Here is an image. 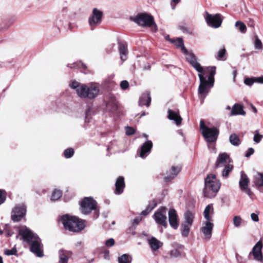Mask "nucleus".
I'll use <instances>...</instances> for the list:
<instances>
[{
    "instance_id": "1",
    "label": "nucleus",
    "mask_w": 263,
    "mask_h": 263,
    "mask_svg": "<svg viewBox=\"0 0 263 263\" xmlns=\"http://www.w3.org/2000/svg\"><path fill=\"white\" fill-rule=\"evenodd\" d=\"M69 87L82 99L92 100L99 96L100 91V85L97 83L83 84L73 81L69 84Z\"/></svg>"
},
{
    "instance_id": "2",
    "label": "nucleus",
    "mask_w": 263,
    "mask_h": 263,
    "mask_svg": "<svg viewBox=\"0 0 263 263\" xmlns=\"http://www.w3.org/2000/svg\"><path fill=\"white\" fill-rule=\"evenodd\" d=\"M19 234L23 240L30 246V251L32 253L37 257L43 256V245L41 239L37 235L34 234L26 226L20 228Z\"/></svg>"
},
{
    "instance_id": "3",
    "label": "nucleus",
    "mask_w": 263,
    "mask_h": 263,
    "mask_svg": "<svg viewBox=\"0 0 263 263\" xmlns=\"http://www.w3.org/2000/svg\"><path fill=\"white\" fill-rule=\"evenodd\" d=\"M216 73V67L214 66V73L212 76V80H210L211 72L204 71L198 73V77L200 80V84L198 87V93L201 98L202 102L208 94L210 89L212 88L214 83V76Z\"/></svg>"
},
{
    "instance_id": "4",
    "label": "nucleus",
    "mask_w": 263,
    "mask_h": 263,
    "mask_svg": "<svg viewBox=\"0 0 263 263\" xmlns=\"http://www.w3.org/2000/svg\"><path fill=\"white\" fill-rule=\"evenodd\" d=\"M60 221L65 229L71 232H79L83 230L85 227L84 221L68 215L63 216L60 219Z\"/></svg>"
},
{
    "instance_id": "5",
    "label": "nucleus",
    "mask_w": 263,
    "mask_h": 263,
    "mask_svg": "<svg viewBox=\"0 0 263 263\" xmlns=\"http://www.w3.org/2000/svg\"><path fill=\"white\" fill-rule=\"evenodd\" d=\"M220 187V183L213 174L208 175L205 179L203 194L205 197L212 198L215 196Z\"/></svg>"
},
{
    "instance_id": "6",
    "label": "nucleus",
    "mask_w": 263,
    "mask_h": 263,
    "mask_svg": "<svg viewBox=\"0 0 263 263\" xmlns=\"http://www.w3.org/2000/svg\"><path fill=\"white\" fill-rule=\"evenodd\" d=\"M130 20L140 26L149 27L153 32H156L158 30L153 17L147 13L139 14L136 16L131 17Z\"/></svg>"
},
{
    "instance_id": "7",
    "label": "nucleus",
    "mask_w": 263,
    "mask_h": 263,
    "mask_svg": "<svg viewBox=\"0 0 263 263\" xmlns=\"http://www.w3.org/2000/svg\"><path fill=\"white\" fill-rule=\"evenodd\" d=\"M183 53L185 55L186 60L198 71V73L204 71H210L211 72V76L209 79L213 80L212 76L214 73V66L203 67L197 62L195 55L192 52H189L186 50V52H183Z\"/></svg>"
},
{
    "instance_id": "8",
    "label": "nucleus",
    "mask_w": 263,
    "mask_h": 263,
    "mask_svg": "<svg viewBox=\"0 0 263 263\" xmlns=\"http://www.w3.org/2000/svg\"><path fill=\"white\" fill-rule=\"evenodd\" d=\"M81 211L84 214H88L95 210V218L99 215V212L97 209V202L91 197H85L80 203Z\"/></svg>"
},
{
    "instance_id": "9",
    "label": "nucleus",
    "mask_w": 263,
    "mask_h": 263,
    "mask_svg": "<svg viewBox=\"0 0 263 263\" xmlns=\"http://www.w3.org/2000/svg\"><path fill=\"white\" fill-rule=\"evenodd\" d=\"M200 128L205 141L208 142L215 141L219 134V130L216 127L209 128L204 124L203 121L200 122Z\"/></svg>"
},
{
    "instance_id": "10",
    "label": "nucleus",
    "mask_w": 263,
    "mask_h": 263,
    "mask_svg": "<svg viewBox=\"0 0 263 263\" xmlns=\"http://www.w3.org/2000/svg\"><path fill=\"white\" fill-rule=\"evenodd\" d=\"M204 18L208 25L214 28L219 27L222 22V18L220 14L212 15L206 12Z\"/></svg>"
},
{
    "instance_id": "11",
    "label": "nucleus",
    "mask_w": 263,
    "mask_h": 263,
    "mask_svg": "<svg viewBox=\"0 0 263 263\" xmlns=\"http://www.w3.org/2000/svg\"><path fill=\"white\" fill-rule=\"evenodd\" d=\"M26 207L23 204H16L11 212V219L14 222L20 221L26 215Z\"/></svg>"
},
{
    "instance_id": "12",
    "label": "nucleus",
    "mask_w": 263,
    "mask_h": 263,
    "mask_svg": "<svg viewBox=\"0 0 263 263\" xmlns=\"http://www.w3.org/2000/svg\"><path fill=\"white\" fill-rule=\"evenodd\" d=\"M166 213V209L162 207L158 209L153 215L156 222L158 224L162 225L165 228H166L167 226Z\"/></svg>"
},
{
    "instance_id": "13",
    "label": "nucleus",
    "mask_w": 263,
    "mask_h": 263,
    "mask_svg": "<svg viewBox=\"0 0 263 263\" xmlns=\"http://www.w3.org/2000/svg\"><path fill=\"white\" fill-rule=\"evenodd\" d=\"M102 16L103 13L101 10L97 8L93 9L92 14L89 18V24L91 28H93L101 23Z\"/></svg>"
},
{
    "instance_id": "14",
    "label": "nucleus",
    "mask_w": 263,
    "mask_h": 263,
    "mask_svg": "<svg viewBox=\"0 0 263 263\" xmlns=\"http://www.w3.org/2000/svg\"><path fill=\"white\" fill-rule=\"evenodd\" d=\"M263 243L261 240H259L253 247L250 254L253 256L254 259L257 261H263V254L262 253V249Z\"/></svg>"
},
{
    "instance_id": "15",
    "label": "nucleus",
    "mask_w": 263,
    "mask_h": 263,
    "mask_svg": "<svg viewBox=\"0 0 263 263\" xmlns=\"http://www.w3.org/2000/svg\"><path fill=\"white\" fill-rule=\"evenodd\" d=\"M250 180L247 175L243 172L241 173V177L239 180V186L241 191L247 193L249 196H251L252 192L249 187Z\"/></svg>"
},
{
    "instance_id": "16",
    "label": "nucleus",
    "mask_w": 263,
    "mask_h": 263,
    "mask_svg": "<svg viewBox=\"0 0 263 263\" xmlns=\"http://www.w3.org/2000/svg\"><path fill=\"white\" fill-rule=\"evenodd\" d=\"M213 227L212 221H206L203 223L200 231L203 234L204 239L209 240L211 238Z\"/></svg>"
},
{
    "instance_id": "17",
    "label": "nucleus",
    "mask_w": 263,
    "mask_h": 263,
    "mask_svg": "<svg viewBox=\"0 0 263 263\" xmlns=\"http://www.w3.org/2000/svg\"><path fill=\"white\" fill-rule=\"evenodd\" d=\"M168 215L170 226L174 229H177L178 228L179 222L176 211L173 209H170L168 211Z\"/></svg>"
},
{
    "instance_id": "18",
    "label": "nucleus",
    "mask_w": 263,
    "mask_h": 263,
    "mask_svg": "<svg viewBox=\"0 0 263 263\" xmlns=\"http://www.w3.org/2000/svg\"><path fill=\"white\" fill-rule=\"evenodd\" d=\"M230 158L227 154L221 153L217 157L216 165L217 167H221L230 164Z\"/></svg>"
},
{
    "instance_id": "19",
    "label": "nucleus",
    "mask_w": 263,
    "mask_h": 263,
    "mask_svg": "<svg viewBox=\"0 0 263 263\" xmlns=\"http://www.w3.org/2000/svg\"><path fill=\"white\" fill-rule=\"evenodd\" d=\"M153 147V143L151 140H147L144 143L140 148V157L144 158L150 153Z\"/></svg>"
},
{
    "instance_id": "20",
    "label": "nucleus",
    "mask_w": 263,
    "mask_h": 263,
    "mask_svg": "<svg viewBox=\"0 0 263 263\" xmlns=\"http://www.w3.org/2000/svg\"><path fill=\"white\" fill-rule=\"evenodd\" d=\"M167 118L170 120L174 121L177 126L181 124L182 120L178 111H174L171 109L168 110Z\"/></svg>"
},
{
    "instance_id": "21",
    "label": "nucleus",
    "mask_w": 263,
    "mask_h": 263,
    "mask_svg": "<svg viewBox=\"0 0 263 263\" xmlns=\"http://www.w3.org/2000/svg\"><path fill=\"white\" fill-rule=\"evenodd\" d=\"M179 167L172 166L171 168L166 172L164 179L165 181H169L175 178L180 172Z\"/></svg>"
},
{
    "instance_id": "22",
    "label": "nucleus",
    "mask_w": 263,
    "mask_h": 263,
    "mask_svg": "<svg viewBox=\"0 0 263 263\" xmlns=\"http://www.w3.org/2000/svg\"><path fill=\"white\" fill-rule=\"evenodd\" d=\"M115 185V193L118 195L122 193L125 187L124 178L122 176L119 177L116 181Z\"/></svg>"
},
{
    "instance_id": "23",
    "label": "nucleus",
    "mask_w": 263,
    "mask_h": 263,
    "mask_svg": "<svg viewBox=\"0 0 263 263\" xmlns=\"http://www.w3.org/2000/svg\"><path fill=\"white\" fill-rule=\"evenodd\" d=\"M148 245L153 251H157L162 246V243L154 237L147 239Z\"/></svg>"
},
{
    "instance_id": "24",
    "label": "nucleus",
    "mask_w": 263,
    "mask_h": 263,
    "mask_svg": "<svg viewBox=\"0 0 263 263\" xmlns=\"http://www.w3.org/2000/svg\"><path fill=\"white\" fill-rule=\"evenodd\" d=\"M238 115L245 116L246 112L243 110V107L241 105L236 103L233 106L230 116H233Z\"/></svg>"
},
{
    "instance_id": "25",
    "label": "nucleus",
    "mask_w": 263,
    "mask_h": 263,
    "mask_svg": "<svg viewBox=\"0 0 263 263\" xmlns=\"http://www.w3.org/2000/svg\"><path fill=\"white\" fill-rule=\"evenodd\" d=\"M151 98L150 94L148 92L143 93L140 97L139 100V104L140 106L146 105L148 106L151 103Z\"/></svg>"
},
{
    "instance_id": "26",
    "label": "nucleus",
    "mask_w": 263,
    "mask_h": 263,
    "mask_svg": "<svg viewBox=\"0 0 263 263\" xmlns=\"http://www.w3.org/2000/svg\"><path fill=\"white\" fill-rule=\"evenodd\" d=\"M106 108L109 111L114 112L118 109L117 101L114 97L110 98L106 103Z\"/></svg>"
},
{
    "instance_id": "27",
    "label": "nucleus",
    "mask_w": 263,
    "mask_h": 263,
    "mask_svg": "<svg viewBox=\"0 0 263 263\" xmlns=\"http://www.w3.org/2000/svg\"><path fill=\"white\" fill-rule=\"evenodd\" d=\"M71 253L69 251L60 250L59 251V263H68L69 257Z\"/></svg>"
},
{
    "instance_id": "28",
    "label": "nucleus",
    "mask_w": 263,
    "mask_h": 263,
    "mask_svg": "<svg viewBox=\"0 0 263 263\" xmlns=\"http://www.w3.org/2000/svg\"><path fill=\"white\" fill-rule=\"evenodd\" d=\"M214 213V209L212 204L208 205L204 211L203 215L206 221H212V215Z\"/></svg>"
},
{
    "instance_id": "29",
    "label": "nucleus",
    "mask_w": 263,
    "mask_h": 263,
    "mask_svg": "<svg viewBox=\"0 0 263 263\" xmlns=\"http://www.w3.org/2000/svg\"><path fill=\"white\" fill-rule=\"evenodd\" d=\"M119 52L120 54V59L124 61L126 59L127 54V49L126 46L121 43L119 45Z\"/></svg>"
},
{
    "instance_id": "30",
    "label": "nucleus",
    "mask_w": 263,
    "mask_h": 263,
    "mask_svg": "<svg viewBox=\"0 0 263 263\" xmlns=\"http://www.w3.org/2000/svg\"><path fill=\"white\" fill-rule=\"evenodd\" d=\"M253 182L256 186H263V174L257 173L254 176Z\"/></svg>"
},
{
    "instance_id": "31",
    "label": "nucleus",
    "mask_w": 263,
    "mask_h": 263,
    "mask_svg": "<svg viewBox=\"0 0 263 263\" xmlns=\"http://www.w3.org/2000/svg\"><path fill=\"white\" fill-rule=\"evenodd\" d=\"M184 221L182 223H186L189 224V226H192L194 219V214L191 212L188 211L184 213Z\"/></svg>"
},
{
    "instance_id": "32",
    "label": "nucleus",
    "mask_w": 263,
    "mask_h": 263,
    "mask_svg": "<svg viewBox=\"0 0 263 263\" xmlns=\"http://www.w3.org/2000/svg\"><path fill=\"white\" fill-rule=\"evenodd\" d=\"M191 226L186 223H181L180 231L183 237H186L189 236Z\"/></svg>"
},
{
    "instance_id": "33",
    "label": "nucleus",
    "mask_w": 263,
    "mask_h": 263,
    "mask_svg": "<svg viewBox=\"0 0 263 263\" xmlns=\"http://www.w3.org/2000/svg\"><path fill=\"white\" fill-rule=\"evenodd\" d=\"M171 43L174 44L177 47L180 48L183 52H186V49L184 46L183 42L181 38L173 40V41H171Z\"/></svg>"
},
{
    "instance_id": "34",
    "label": "nucleus",
    "mask_w": 263,
    "mask_h": 263,
    "mask_svg": "<svg viewBox=\"0 0 263 263\" xmlns=\"http://www.w3.org/2000/svg\"><path fill=\"white\" fill-rule=\"evenodd\" d=\"M229 141L231 144L234 146H238L240 144V140L235 134H232L230 136Z\"/></svg>"
},
{
    "instance_id": "35",
    "label": "nucleus",
    "mask_w": 263,
    "mask_h": 263,
    "mask_svg": "<svg viewBox=\"0 0 263 263\" xmlns=\"http://www.w3.org/2000/svg\"><path fill=\"white\" fill-rule=\"evenodd\" d=\"M132 257L128 254H125L119 257V263H130L132 261Z\"/></svg>"
},
{
    "instance_id": "36",
    "label": "nucleus",
    "mask_w": 263,
    "mask_h": 263,
    "mask_svg": "<svg viewBox=\"0 0 263 263\" xmlns=\"http://www.w3.org/2000/svg\"><path fill=\"white\" fill-rule=\"evenodd\" d=\"M224 169L222 172V176L223 177H227L229 173L232 171L233 168L232 164H228V165L224 166Z\"/></svg>"
},
{
    "instance_id": "37",
    "label": "nucleus",
    "mask_w": 263,
    "mask_h": 263,
    "mask_svg": "<svg viewBox=\"0 0 263 263\" xmlns=\"http://www.w3.org/2000/svg\"><path fill=\"white\" fill-rule=\"evenodd\" d=\"M235 26L236 27L238 28L240 32H241L242 33H246L247 30V27L242 22L237 21L235 23Z\"/></svg>"
},
{
    "instance_id": "38",
    "label": "nucleus",
    "mask_w": 263,
    "mask_h": 263,
    "mask_svg": "<svg viewBox=\"0 0 263 263\" xmlns=\"http://www.w3.org/2000/svg\"><path fill=\"white\" fill-rule=\"evenodd\" d=\"M62 195V193L60 190H55L53 192L51 199L53 201H55L60 199Z\"/></svg>"
},
{
    "instance_id": "39",
    "label": "nucleus",
    "mask_w": 263,
    "mask_h": 263,
    "mask_svg": "<svg viewBox=\"0 0 263 263\" xmlns=\"http://www.w3.org/2000/svg\"><path fill=\"white\" fill-rule=\"evenodd\" d=\"M242 218L239 216H235L233 219V224L235 227L238 228L240 226L242 223Z\"/></svg>"
},
{
    "instance_id": "40",
    "label": "nucleus",
    "mask_w": 263,
    "mask_h": 263,
    "mask_svg": "<svg viewBox=\"0 0 263 263\" xmlns=\"http://www.w3.org/2000/svg\"><path fill=\"white\" fill-rule=\"evenodd\" d=\"M262 138L263 135L259 134L258 130H256L255 132V135L253 137V141L255 143H258L261 140Z\"/></svg>"
},
{
    "instance_id": "41",
    "label": "nucleus",
    "mask_w": 263,
    "mask_h": 263,
    "mask_svg": "<svg viewBox=\"0 0 263 263\" xmlns=\"http://www.w3.org/2000/svg\"><path fill=\"white\" fill-rule=\"evenodd\" d=\"M74 154V150L72 148H69L65 150L64 155L65 158H71Z\"/></svg>"
},
{
    "instance_id": "42",
    "label": "nucleus",
    "mask_w": 263,
    "mask_h": 263,
    "mask_svg": "<svg viewBox=\"0 0 263 263\" xmlns=\"http://www.w3.org/2000/svg\"><path fill=\"white\" fill-rule=\"evenodd\" d=\"M254 47L256 49L261 50L262 49V43L257 36L255 37Z\"/></svg>"
},
{
    "instance_id": "43",
    "label": "nucleus",
    "mask_w": 263,
    "mask_h": 263,
    "mask_svg": "<svg viewBox=\"0 0 263 263\" xmlns=\"http://www.w3.org/2000/svg\"><path fill=\"white\" fill-rule=\"evenodd\" d=\"M5 254L8 256L12 255H16L17 254V250L15 247L12 248L11 249H6L5 250Z\"/></svg>"
},
{
    "instance_id": "44",
    "label": "nucleus",
    "mask_w": 263,
    "mask_h": 263,
    "mask_svg": "<svg viewBox=\"0 0 263 263\" xmlns=\"http://www.w3.org/2000/svg\"><path fill=\"white\" fill-rule=\"evenodd\" d=\"M155 204L153 205H148L146 208V209L141 212V215L144 216H146L155 208Z\"/></svg>"
},
{
    "instance_id": "45",
    "label": "nucleus",
    "mask_w": 263,
    "mask_h": 263,
    "mask_svg": "<svg viewBox=\"0 0 263 263\" xmlns=\"http://www.w3.org/2000/svg\"><path fill=\"white\" fill-rule=\"evenodd\" d=\"M254 82H255V78H247L244 80V83L246 85H248L249 86H252Z\"/></svg>"
},
{
    "instance_id": "46",
    "label": "nucleus",
    "mask_w": 263,
    "mask_h": 263,
    "mask_svg": "<svg viewBox=\"0 0 263 263\" xmlns=\"http://www.w3.org/2000/svg\"><path fill=\"white\" fill-rule=\"evenodd\" d=\"M226 49L224 48H223L217 52V59L219 60H222L226 54Z\"/></svg>"
},
{
    "instance_id": "47",
    "label": "nucleus",
    "mask_w": 263,
    "mask_h": 263,
    "mask_svg": "<svg viewBox=\"0 0 263 263\" xmlns=\"http://www.w3.org/2000/svg\"><path fill=\"white\" fill-rule=\"evenodd\" d=\"M6 198L5 192L0 190V205L5 202Z\"/></svg>"
},
{
    "instance_id": "48",
    "label": "nucleus",
    "mask_w": 263,
    "mask_h": 263,
    "mask_svg": "<svg viewBox=\"0 0 263 263\" xmlns=\"http://www.w3.org/2000/svg\"><path fill=\"white\" fill-rule=\"evenodd\" d=\"M120 87L123 90L127 89L129 87V83L128 81L126 80H123L121 81V82L120 83Z\"/></svg>"
},
{
    "instance_id": "49",
    "label": "nucleus",
    "mask_w": 263,
    "mask_h": 263,
    "mask_svg": "<svg viewBox=\"0 0 263 263\" xmlns=\"http://www.w3.org/2000/svg\"><path fill=\"white\" fill-rule=\"evenodd\" d=\"M115 240L113 238H109L105 241V245L107 247H110L114 245Z\"/></svg>"
},
{
    "instance_id": "50",
    "label": "nucleus",
    "mask_w": 263,
    "mask_h": 263,
    "mask_svg": "<svg viewBox=\"0 0 263 263\" xmlns=\"http://www.w3.org/2000/svg\"><path fill=\"white\" fill-rule=\"evenodd\" d=\"M171 255L172 257H177L180 255V252L177 249H174L171 251Z\"/></svg>"
},
{
    "instance_id": "51",
    "label": "nucleus",
    "mask_w": 263,
    "mask_h": 263,
    "mask_svg": "<svg viewBox=\"0 0 263 263\" xmlns=\"http://www.w3.org/2000/svg\"><path fill=\"white\" fill-rule=\"evenodd\" d=\"M135 133V130L133 128L130 127H127L126 128V134L127 135H132Z\"/></svg>"
},
{
    "instance_id": "52",
    "label": "nucleus",
    "mask_w": 263,
    "mask_h": 263,
    "mask_svg": "<svg viewBox=\"0 0 263 263\" xmlns=\"http://www.w3.org/2000/svg\"><path fill=\"white\" fill-rule=\"evenodd\" d=\"M251 218L252 220L255 222H257L259 220L258 214L254 213L251 214Z\"/></svg>"
},
{
    "instance_id": "53",
    "label": "nucleus",
    "mask_w": 263,
    "mask_h": 263,
    "mask_svg": "<svg viewBox=\"0 0 263 263\" xmlns=\"http://www.w3.org/2000/svg\"><path fill=\"white\" fill-rule=\"evenodd\" d=\"M141 220H142L141 217H136L135 219H134V220L133 221V223H132L133 226H135L138 225Z\"/></svg>"
},
{
    "instance_id": "54",
    "label": "nucleus",
    "mask_w": 263,
    "mask_h": 263,
    "mask_svg": "<svg viewBox=\"0 0 263 263\" xmlns=\"http://www.w3.org/2000/svg\"><path fill=\"white\" fill-rule=\"evenodd\" d=\"M254 152V149L253 148H249L247 153L245 154V156L246 157H249L251 155H252Z\"/></svg>"
},
{
    "instance_id": "55",
    "label": "nucleus",
    "mask_w": 263,
    "mask_h": 263,
    "mask_svg": "<svg viewBox=\"0 0 263 263\" xmlns=\"http://www.w3.org/2000/svg\"><path fill=\"white\" fill-rule=\"evenodd\" d=\"M255 82L263 83V77L255 78Z\"/></svg>"
},
{
    "instance_id": "56",
    "label": "nucleus",
    "mask_w": 263,
    "mask_h": 263,
    "mask_svg": "<svg viewBox=\"0 0 263 263\" xmlns=\"http://www.w3.org/2000/svg\"><path fill=\"white\" fill-rule=\"evenodd\" d=\"M180 2V0H172V3L174 4V6L173 7V9L174 8L176 4Z\"/></svg>"
},
{
    "instance_id": "57",
    "label": "nucleus",
    "mask_w": 263,
    "mask_h": 263,
    "mask_svg": "<svg viewBox=\"0 0 263 263\" xmlns=\"http://www.w3.org/2000/svg\"><path fill=\"white\" fill-rule=\"evenodd\" d=\"M236 74H237L236 70H234V72H233V80H234V81H235V78H236Z\"/></svg>"
},
{
    "instance_id": "58",
    "label": "nucleus",
    "mask_w": 263,
    "mask_h": 263,
    "mask_svg": "<svg viewBox=\"0 0 263 263\" xmlns=\"http://www.w3.org/2000/svg\"><path fill=\"white\" fill-rule=\"evenodd\" d=\"M165 39H166V40H167V41H170V42H171V41H173V40H171V39H170V36H169V35H166V36H165Z\"/></svg>"
},
{
    "instance_id": "59",
    "label": "nucleus",
    "mask_w": 263,
    "mask_h": 263,
    "mask_svg": "<svg viewBox=\"0 0 263 263\" xmlns=\"http://www.w3.org/2000/svg\"><path fill=\"white\" fill-rule=\"evenodd\" d=\"M253 111L254 112H257V109H256V108L254 106H253Z\"/></svg>"
},
{
    "instance_id": "60",
    "label": "nucleus",
    "mask_w": 263,
    "mask_h": 263,
    "mask_svg": "<svg viewBox=\"0 0 263 263\" xmlns=\"http://www.w3.org/2000/svg\"><path fill=\"white\" fill-rule=\"evenodd\" d=\"M0 263H3V258L0 256Z\"/></svg>"
},
{
    "instance_id": "61",
    "label": "nucleus",
    "mask_w": 263,
    "mask_h": 263,
    "mask_svg": "<svg viewBox=\"0 0 263 263\" xmlns=\"http://www.w3.org/2000/svg\"><path fill=\"white\" fill-rule=\"evenodd\" d=\"M231 109V108L230 106H227L226 107V109H227V110H230Z\"/></svg>"
},
{
    "instance_id": "62",
    "label": "nucleus",
    "mask_w": 263,
    "mask_h": 263,
    "mask_svg": "<svg viewBox=\"0 0 263 263\" xmlns=\"http://www.w3.org/2000/svg\"><path fill=\"white\" fill-rule=\"evenodd\" d=\"M143 137H144L145 138H147L148 136H147L146 134H144L143 135Z\"/></svg>"
},
{
    "instance_id": "63",
    "label": "nucleus",
    "mask_w": 263,
    "mask_h": 263,
    "mask_svg": "<svg viewBox=\"0 0 263 263\" xmlns=\"http://www.w3.org/2000/svg\"><path fill=\"white\" fill-rule=\"evenodd\" d=\"M78 67V66H77L75 65L73 66V68H76V67Z\"/></svg>"
},
{
    "instance_id": "64",
    "label": "nucleus",
    "mask_w": 263,
    "mask_h": 263,
    "mask_svg": "<svg viewBox=\"0 0 263 263\" xmlns=\"http://www.w3.org/2000/svg\"><path fill=\"white\" fill-rule=\"evenodd\" d=\"M142 116L145 115V112H143V113L142 114Z\"/></svg>"
}]
</instances>
